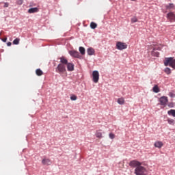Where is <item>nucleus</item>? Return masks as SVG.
<instances>
[{
	"label": "nucleus",
	"mask_w": 175,
	"mask_h": 175,
	"mask_svg": "<svg viewBox=\"0 0 175 175\" xmlns=\"http://www.w3.org/2000/svg\"><path fill=\"white\" fill-rule=\"evenodd\" d=\"M94 83H98L99 81V72L94 70L92 73Z\"/></svg>",
	"instance_id": "obj_8"
},
{
	"label": "nucleus",
	"mask_w": 175,
	"mask_h": 175,
	"mask_svg": "<svg viewBox=\"0 0 175 175\" xmlns=\"http://www.w3.org/2000/svg\"><path fill=\"white\" fill-rule=\"evenodd\" d=\"M4 8H9V3H5Z\"/></svg>",
	"instance_id": "obj_32"
},
{
	"label": "nucleus",
	"mask_w": 175,
	"mask_h": 175,
	"mask_svg": "<svg viewBox=\"0 0 175 175\" xmlns=\"http://www.w3.org/2000/svg\"><path fill=\"white\" fill-rule=\"evenodd\" d=\"M69 54L71 57H75V58H80V53L77 51H70Z\"/></svg>",
	"instance_id": "obj_9"
},
{
	"label": "nucleus",
	"mask_w": 175,
	"mask_h": 175,
	"mask_svg": "<svg viewBox=\"0 0 175 175\" xmlns=\"http://www.w3.org/2000/svg\"><path fill=\"white\" fill-rule=\"evenodd\" d=\"M71 100H77V96L76 95H72L70 96Z\"/></svg>",
	"instance_id": "obj_28"
},
{
	"label": "nucleus",
	"mask_w": 175,
	"mask_h": 175,
	"mask_svg": "<svg viewBox=\"0 0 175 175\" xmlns=\"http://www.w3.org/2000/svg\"><path fill=\"white\" fill-rule=\"evenodd\" d=\"M164 72L166 75H170V73H172V70L167 67L165 68Z\"/></svg>",
	"instance_id": "obj_24"
},
{
	"label": "nucleus",
	"mask_w": 175,
	"mask_h": 175,
	"mask_svg": "<svg viewBox=\"0 0 175 175\" xmlns=\"http://www.w3.org/2000/svg\"><path fill=\"white\" fill-rule=\"evenodd\" d=\"M118 103L119 105H124L125 104V99L124 98V97H121L118 98Z\"/></svg>",
	"instance_id": "obj_17"
},
{
	"label": "nucleus",
	"mask_w": 175,
	"mask_h": 175,
	"mask_svg": "<svg viewBox=\"0 0 175 175\" xmlns=\"http://www.w3.org/2000/svg\"><path fill=\"white\" fill-rule=\"evenodd\" d=\"M174 104L173 103H170L168 104V107H174Z\"/></svg>",
	"instance_id": "obj_31"
},
{
	"label": "nucleus",
	"mask_w": 175,
	"mask_h": 175,
	"mask_svg": "<svg viewBox=\"0 0 175 175\" xmlns=\"http://www.w3.org/2000/svg\"><path fill=\"white\" fill-rule=\"evenodd\" d=\"M129 166H131V167H139V166H142V163L136 160H133L129 163Z\"/></svg>",
	"instance_id": "obj_7"
},
{
	"label": "nucleus",
	"mask_w": 175,
	"mask_h": 175,
	"mask_svg": "<svg viewBox=\"0 0 175 175\" xmlns=\"http://www.w3.org/2000/svg\"><path fill=\"white\" fill-rule=\"evenodd\" d=\"M167 122L170 125H174V120L173 119H167Z\"/></svg>",
	"instance_id": "obj_25"
},
{
	"label": "nucleus",
	"mask_w": 175,
	"mask_h": 175,
	"mask_svg": "<svg viewBox=\"0 0 175 175\" xmlns=\"http://www.w3.org/2000/svg\"><path fill=\"white\" fill-rule=\"evenodd\" d=\"M96 137H98V139H102V137H103L102 136V132H100V130L96 131Z\"/></svg>",
	"instance_id": "obj_18"
},
{
	"label": "nucleus",
	"mask_w": 175,
	"mask_h": 175,
	"mask_svg": "<svg viewBox=\"0 0 175 175\" xmlns=\"http://www.w3.org/2000/svg\"><path fill=\"white\" fill-rule=\"evenodd\" d=\"M173 93H170V96H171V98H173Z\"/></svg>",
	"instance_id": "obj_35"
},
{
	"label": "nucleus",
	"mask_w": 175,
	"mask_h": 175,
	"mask_svg": "<svg viewBox=\"0 0 175 175\" xmlns=\"http://www.w3.org/2000/svg\"><path fill=\"white\" fill-rule=\"evenodd\" d=\"M152 91H153V92L158 94V92H159L161 90H159L158 85H155L152 88Z\"/></svg>",
	"instance_id": "obj_19"
},
{
	"label": "nucleus",
	"mask_w": 175,
	"mask_h": 175,
	"mask_svg": "<svg viewBox=\"0 0 175 175\" xmlns=\"http://www.w3.org/2000/svg\"><path fill=\"white\" fill-rule=\"evenodd\" d=\"M23 2H24V1H23V0H18V1H17L18 5H23Z\"/></svg>",
	"instance_id": "obj_30"
},
{
	"label": "nucleus",
	"mask_w": 175,
	"mask_h": 175,
	"mask_svg": "<svg viewBox=\"0 0 175 175\" xmlns=\"http://www.w3.org/2000/svg\"><path fill=\"white\" fill-rule=\"evenodd\" d=\"M36 73L37 76H42L43 75V71H42V70H40V68H38L36 70Z\"/></svg>",
	"instance_id": "obj_21"
},
{
	"label": "nucleus",
	"mask_w": 175,
	"mask_h": 175,
	"mask_svg": "<svg viewBox=\"0 0 175 175\" xmlns=\"http://www.w3.org/2000/svg\"><path fill=\"white\" fill-rule=\"evenodd\" d=\"M66 66H67V70H68V72H73V70H75V64H73V63H68Z\"/></svg>",
	"instance_id": "obj_10"
},
{
	"label": "nucleus",
	"mask_w": 175,
	"mask_h": 175,
	"mask_svg": "<svg viewBox=\"0 0 175 175\" xmlns=\"http://www.w3.org/2000/svg\"><path fill=\"white\" fill-rule=\"evenodd\" d=\"M88 55H94L95 54V50L92 48L88 49Z\"/></svg>",
	"instance_id": "obj_16"
},
{
	"label": "nucleus",
	"mask_w": 175,
	"mask_h": 175,
	"mask_svg": "<svg viewBox=\"0 0 175 175\" xmlns=\"http://www.w3.org/2000/svg\"><path fill=\"white\" fill-rule=\"evenodd\" d=\"M42 165H51V160L49 159H44L42 161Z\"/></svg>",
	"instance_id": "obj_14"
},
{
	"label": "nucleus",
	"mask_w": 175,
	"mask_h": 175,
	"mask_svg": "<svg viewBox=\"0 0 175 175\" xmlns=\"http://www.w3.org/2000/svg\"><path fill=\"white\" fill-rule=\"evenodd\" d=\"M59 59H60V63H59L60 64H63L66 66L68 65V59H66V57L62 56L59 58Z\"/></svg>",
	"instance_id": "obj_11"
},
{
	"label": "nucleus",
	"mask_w": 175,
	"mask_h": 175,
	"mask_svg": "<svg viewBox=\"0 0 175 175\" xmlns=\"http://www.w3.org/2000/svg\"><path fill=\"white\" fill-rule=\"evenodd\" d=\"M168 116H172V117H175V109H170L167 111Z\"/></svg>",
	"instance_id": "obj_20"
},
{
	"label": "nucleus",
	"mask_w": 175,
	"mask_h": 175,
	"mask_svg": "<svg viewBox=\"0 0 175 175\" xmlns=\"http://www.w3.org/2000/svg\"><path fill=\"white\" fill-rule=\"evenodd\" d=\"M131 1H136V0H131Z\"/></svg>",
	"instance_id": "obj_37"
},
{
	"label": "nucleus",
	"mask_w": 175,
	"mask_h": 175,
	"mask_svg": "<svg viewBox=\"0 0 175 175\" xmlns=\"http://www.w3.org/2000/svg\"><path fill=\"white\" fill-rule=\"evenodd\" d=\"M109 137L110 139H114V137H116V135L113 133H109Z\"/></svg>",
	"instance_id": "obj_29"
},
{
	"label": "nucleus",
	"mask_w": 175,
	"mask_h": 175,
	"mask_svg": "<svg viewBox=\"0 0 175 175\" xmlns=\"http://www.w3.org/2000/svg\"><path fill=\"white\" fill-rule=\"evenodd\" d=\"M138 20L137 18H136V16H134L133 18H131V23L133 24L134 23H137Z\"/></svg>",
	"instance_id": "obj_26"
},
{
	"label": "nucleus",
	"mask_w": 175,
	"mask_h": 175,
	"mask_svg": "<svg viewBox=\"0 0 175 175\" xmlns=\"http://www.w3.org/2000/svg\"><path fill=\"white\" fill-rule=\"evenodd\" d=\"M136 175H147V170L143 166L137 167L134 172Z\"/></svg>",
	"instance_id": "obj_3"
},
{
	"label": "nucleus",
	"mask_w": 175,
	"mask_h": 175,
	"mask_svg": "<svg viewBox=\"0 0 175 175\" xmlns=\"http://www.w3.org/2000/svg\"><path fill=\"white\" fill-rule=\"evenodd\" d=\"M167 18L170 21V23L175 22V14L173 12H170L167 14Z\"/></svg>",
	"instance_id": "obj_5"
},
{
	"label": "nucleus",
	"mask_w": 175,
	"mask_h": 175,
	"mask_svg": "<svg viewBox=\"0 0 175 175\" xmlns=\"http://www.w3.org/2000/svg\"><path fill=\"white\" fill-rule=\"evenodd\" d=\"M154 147L157 148H162V147H163V143H162V142L160 141H157L154 143Z\"/></svg>",
	"instance_id": "obj_12"
},
{
	"label": "nucleus",
	"mask_w": 175,
	"mask_h": 175,
	"mask_svg": "<svg viewBox=\"0 0 175 175\" xmlns=\"http://www.w3.org/2000/svg\"><path fill=\"white\" fill-rule=\"evenodd\" d=\"M116 49L118 50H125V49H128V45L125 42H118L116 43Z\"/></svg>",
	"instance_id": "obj_4"
},
{
	"label": "nucleus",
	"mask_w": 175,
	"mask_h": 175,
	"mask_svg": "<svg viewBox=\"0 0 175 175\" xmlns=\"http://www.w3.org/2000/svg\"><path fill=\"white\" fill-rule=\"evenodd\" d=\"M157 57H159V53H157L156 55Z\"/></svg>",
	"instance_id": "obj_36"
},
{
	"label": "nucleus",
	"mask_w": 175,
	"mask_h": 175,
	"mask_svg": "<svg viewBox=\"0 0 175 175\" xmlns=\"http://www.w3.org/2000/svg\"><path fill=\"white\" fill-rule=\"evenodd\" d=\"M166 10H172L174 9V3H169L165 5Z\"/></svg>",
	"instance_id": "obj_15"
},
{
	"label": "nucleus",
	"mask_w": 175,
	"mask_h": 175,
	"mask_svg": "<svg viewBox=\"0 0 175 175\" xmlns=\"http://www.w3.org/2000/svg\"><path fill=\"white\" fill-rule=\"evenodd\" d=\"M7 45H8V46H12V42H8V43H7Z\"/></svg>",
	"instance_id": "obj_34"
},
{
	"label": "nucleus",
	"mask_w": 175,
	"mask_h": 175,
	"mask_svg": "<svg viewBox=\"0 0 175 175\" xmlns=\"http://www.w3.org/2000/svg\"><path fill=\"white\" fill-rule=\"evenodd\" d=\"M79 52L82 55H84V54H85V49H84V47L82 46L79 47Z\"/></svg>",
	"instance_id": "obj_23"
},
{
	"label": "nucleus",
	"mask_w": 175,
	"mask_h": 175,
	"mask_svg": "<svg viewBox=\"0 0 175 175\" xmlns=\"http://www.w3.org/2000/svg\"><path fill=\"white\" fill-rule=\"evenodd\" d=\"M2 42H6V41L8 40L7 38H3L1 39Z\"/></svg>",
	"instance_id": "obj_33"
},
{
	"label": "nucleus",
	"mask_w": 175,
	"mask_h": 175,
	"mask_svg": "<svg viewBox=\"0 0 175 175\" xmlns=\"http://www.w3.org/2000/svg\"><path fill=\"white\" fill-rule=\"evenodd\" d=\"M56 73H59V75H66L67 76L68 72H66V66L64 64H59L55 68Z\"/></svg>",
	"instance_id": "obj_1"
},
{
	"label": "nucleus",
	"mask_w": 175,
	"mask_h": 175,
	"mask_svg": "<svg viewBox=\"0 0 175 175\" xmlns=\"http://www.w3.org/2000/svg\"><path fill=\"white\" fill-rule=\"evenodd\" d=\"M160 105L161 106L166 107V105H167V102H169V100L167 99V97L163 96L159 98Z\"/></svg>",
	"instance_id": "obj_6"
},
{
	"label": "nucleus",
	"mask_w": 175,
	"mask_h": 175,
	"mask_svg": "<svg viewBox=\"0 0 175 175\" xmlns=\"http://www.w3.org/2000/svg\"><path fill=\"white\" fill-rule=\"evenodd\" d=\"M39 12V8H33L28 10V13L30 14L32 13H38Z\"/></svg>",
	"instance_id": "obj_13"
},
{
	"label": "nucleus",
	"mask_w": 175,
	"mask_h": 175,
	"mask_svg": "<svg viewBox=\"0 0 175 175\" xmlns=\"http://www.w3.org/2000/svg\"><path fill=\"white\" fill-rule=\"evenodd\" d=\"M165 66H170L172 69H175L174 57H165L164 60Z\"/></svg>",
	"instance_id": "obj_2"
},
{
	"label": "nucleus",
	"mask_w": 175,
	"mask_h": 175,
	"mask_svg": "<svg viewBox=\"0 0 175 175\" xmlns=\"http://www.w3.org/2000/svg\"><path fill=\"white\" fill-rule=\"evenodd\" d=\"M97 27H98V25L94 22H92L90 23V28H92V29H95V28H96Z\"/></svg>",
	"instance_id": "obj_22"
},
{
	"label": "nucleus",
	"mask_w": 175,
	"mask_h": 175,
	"mask_svg": "<svg viewBox=\"0 0 175 175\" xmlns=\"http://www.w3.org/2000/svg\"><path fill=\"white\" fill-rule=\"evenodd\" d=\"M20 43V38H16L13 41V44H18Z\"/></svg>",
	"instance_id": "obj_27"
}]
</instances>
